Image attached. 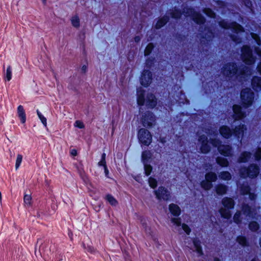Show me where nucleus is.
Segmentation results:
<instances>
[{"mask_svg":"<svg viewBox=\"0 0 261 261\" xmlns=\"http://www.w3.org/2000/svg\"><path fill=\"white\" fill-rule=\"evenodd\" d=\"M247 69V66L240 69L236 62L229 61L222 65L220 73L225 80L230 81L242 78Z\"/></svg>","mask_w":261,"mask_h":261,"instance_id":"nucleus-1","label":"nucleus"},{"mask_svg":"<svg viewBox=\"0 0 261 261\" xmlns=\"http://www.w3.org/2000/svg\"><path fill=\"white\" fill-rule=\"evenodd\" d=\"M158 103V99L154 94L147 92L146 94L145 90L140 89L137 91V103L140 107L145 105L147 109H154Z\"/></svg>","mask_w":261,"mask_h":261,"instance_id":"nucleus-2","label":"nucleus"},{"mask_svg":"<svg viewBox=\"0 0 261 261\" xmlns=\"http://www.w3.org/2000/svg\"><path fill=\"white\" fill-rule=\"evenodd\" d=\"M221 204L224 207H221L219 210L221 217L225 219H230L232 216L231 210H233L235 206L234 200L228 197H224L221 200Z\"/></svg>","mask_w":261,"mask_h":261,"instance_id":"nucleus-3","label":"nucleus"},{"mask_svg":"<svg viewBox=\"0 0 261 261\" xmlns=\"http://www.w3.org/2000/svg\"><path fill=\"white\" fill-rule=\"evenodd\" d=\"M259 172V166L255 163L250 164L248 166L242 167L239 170L240 176L244 179H254L258 176Z\"/></svg>","mask_w":261,"mask_h":261,"instance_id":"nucleus-4","label":"nucleus"},{"mask_svg":"<svg viewBox=\"0 0 261 261\" xmlns=\"http://www.w3.org/2000/svg\"><path fill=\"white\" fill-rule=\"evenodd\" d=\"M255 95L249 88L243 89L240 92V103L244 109L251 107L254 101Z\"/></svg>","mask_w":261,"mask_h":261,"instance_id":"nucleus-5","label":"nucleus"},{"mask_svg":"<svg viewBox=\"0 0 261 261\" xmlns=\"http://www.w3.org/2000/svg\"><path fill=\"white\" fill-rule=\"evenodd\" d=\"M241 57L242 61L247 65H252L256 61V57L253 54V50L249 45H243L241 48Z\"/></svg>","mask_w":261,"mask_h":261,"instance_id":"nucleus-6","label":"nucleus"},{"mask_svg":"<svg viewBox=\"0 0 261 261\" xmlns=\"http://www.w3.org/2000/svg\"><path fill=\"white\" fill-rule=\"evenodd\" d=\"M140 121L145 128L151 129L156 124V117L152 112L146 111L142 114Z\"/></svg>","mask_w":261,"mask_h":261,"instance_id":"nucleus-7","label":"nucleus"},{"mask_svg":"<svg viewBox=\"0 0 261 261\" xmlns=\"http://www.w3.org/2000/svg\"><path fill=\"white\" fill-rule=\"evenodd\" d=\"M219 27L225 30L230 29L235 34L243 33L245 31L244 27L235 21L229 22L225 19H221L218 22Z\"/></svg>","mask_w":261,"mask_h":261,"instance_id":"nucleus-8","label":"nucleus"},{"mask_svg":"<svg viewBox=\"0 0 261 261\" xmlns=\"http://www.w3.org/2000/svg\"><path fill=\"white\" fill-rule=\"evenodd\" d=\"M139 142L141 146H148L152 141V135L146 128H140L137 133Z\"/></svg>","mask_w":261,"mask_h":261,"instance_id":"nucleus-9","label":"nucleus"},{"mask_svg":"<svg viewBox=\"0 0 261 261\" xmlns=\"http://www.w3.org/2000/svg\"><path fill=\"white\" fill-rule=\"evenodd\" d=\"M204 177L205 179L200 182V185L203 190L208 191L213 188V182L217 180L218 176L215 172L209 171L205 173Z\"/></svg>","mask_w":261,"mask_h":261,"instance_id":"nucleus-10","label":"nucleus"},{"mask_svg":"<svg viewBox=\"0 0 261 261\" xmlns=\"http://www.w3.org/2000/svg\"><path fill=\"white\" fill-rule=\"evenodd\" d=\"M204 31L201 36L200 43L202 45L207 46L215 38V32L211 27L208 26H205Z\"/></svg>","mask_w":261,"mask_h":261,"instance_id":"nucleus-11","label":"nucleus"},{"mask_svg":"<svg viewBox=\"0 0 261 261\" xmlns=\"http://www.w3.org/2000/svg\"><path fill=\"white\" fill-rule=\"evenodd\" d=\"M186 14L190 15L192 20L200 26L204 24L206 22L205 18L200 12L195 11L191 7L187 8Z\"/></svg>","mask_w":261,"mask_h":261,"instance_id":"nucleus-12","label":"nucleus"},{"mask_svg":"<svg viewBox=\"0 0 261 261\" xmlns=\"http://www.w3.org/2000/svg\"><path fill=\"white\" fill-rule=\"evenodd\" d=\"M152 81V72L149 69H143L139 77L140 85L144 88H147L151 85Z\"/></svg>","mask_w":261,"mask_h":261,"instance_id":"nucleus-13","label":"nucleus"},{"mask_svg":"<svg viewBox=\"0 0 261 261\" xmlns=\"http://www.w3.org/2000/svg\"><path fill=\"white\" fill-rule=\"evenodd\" d=\"M156 198L159 200L168 201L171 198L170 192L165 187L161 186L153 191Z\"/></svg>","mask_w":261,"mask_h":261,"instance_id":"nucleus-14","label":"nucleus"},{"mask_svg":"<svg viewBox=\"0 0 261 261\" xmlns=\"http://www.w3.org/2000/svg\"><path fill=\"white\" fill-rule=\"evenodd\" d=\"M241 105L234 104L232 106V117L234 121H240L246 117V112Z\"/></svg>","mask_w":261,"mask_h":261,"instance_id":"nucleus-15","label":"nucleus"},{"mask_svg":"<svg viewBox=\"0 0 261 261\" xmlns=\"http://www.w3.org/2000/svg\"><path fill=\"white\" fill-rule=\"evenodd\" d=\"M247 130V126L245 124L240 123L232 128V135L237 140H241Z\"/></svg>","mask_w":261,"mask_h":261,"instance_id":"nucleus-16","label":"nucleus"},{"mask_svg":"<svg viewBox=\"0 0 261 261\" xmlns=\"http://www.w3.org/2000/svg\"><path fill=\"white\" fill-rule=\"evenodd\" d=\"M218 150L224 157H230L233 154L232 148L228 144H220L218 146Z\"/></svg>","mask_w":261,"mask_h":261,"instance_id":"nucleus-17","label":"nucleus"},{"mask_svg":"<svg viewBox=\"0 0 261 261\" xmlns=\"http://www.w3.org/2000/svg\"><path fill=\"white\" fill-rule=\"evenodd\" d=\"M242 211L244 215L249 218L253 219L256 215L255 210L247 203H243L241 207Z\"/></svg>","mask_w":261,"mask_h":261,"instance_id":"nucleus-18","label":"nucleus"},{"mask_svg":"<svg viewBox=\"0 0 261 261\" xmlns=\"http://www.w3.org/2000/svg\"><path fill=\"white\" fill-rule=\"evenodd\" d=\"M171 221L177 226H181L182 229L187 235H189L191 232V229L189 226L186 223H181L180 218H172Z\"/></svg>","mask_w":261,"mask_h":261,"instance_id":"nucleus-19","label":"nucleus"},{"mask_svg":"<svg viewBox=\"0 0 261 261\" xmlns=\"http://www.w3.org/2000/svg\"><path fill=\"white\" fill-rule=\"evenodd\" d=\"M173 97L176 103L179 105L189 103V100L187 99L185 93L182 90H180L179 92H176V94H174Z\"/></svg>","mask_w":261,"mask_h":261,"instance_id":"nucleus-20","label":"nucleus"},{"mask_svg":"<svg viewBox=\"0 0 261 261\" xmlns=\"http://www.w3.org/2000/svg\"><path fill=\"white\" fill-rule=\"evenodd\" d=\"M220 135L222 138L228 139L231 137L232 129L226 125H221L219 129Z\"/></svg>","mask_w":261,"mask_h":261,"instance_id":"nucleus-21","label":"nucleus"},{"mask_svg":"<svg viewBox=\"0 0 261 261\" xmlns=\"http://www.w3.org/2000/svg\"><path fill=\"white\" fill-rule=\"evenodd\" d=\"M251 86L252 89L256 92L261 91V77L254 75L251 80Z\"/></svg>","mask_w":261,"mask_h":261,"instance_id":"nucleus-22","label":"nucleus"},{"mask_svg":"<svg viewBox=\"0 0 261 261\" xmlns=\"http://www.w3.org/2000/svg\"><path fill=\"white\" fill-rule=\"evenodd\" d=\"M192 241L195 249V251L198 256H201L203 255L204 253L200 240L197 237H194L192 238Z\"/></svg>","mask_w":261,"mask_h":261,"instance_id":"nucleus-23","label":"nucleus"},{"mask_svg":"<svg viewBox=\"0 0 261 261\" xmlns=\"http://www.w3.org/2000/svg\"><path fill=\"white\" fill-rule=\"evenodd\" d=\"M168 208L171 215L174 217L173 218H179V216L181 215V210L177 204L171 203L169 205Z\"/></svg>","mask_w":261,"mask_h":261,"instance_id":"nucleus-24","label":"nucleus"},{"mask_svg":"<svg viewBox=\"0 0 261 261\" xmlns=\"http://www.w3.org/2000/svg\"><path fill=\"white\" fill-rule=\"evenodd\" d=\"M170 17L167 15H164L162 17H159L154 25V28L156 30H159L164 27L169 21Z\"/></svg>","mask_w":261,"mask_h":261,"instance_id":"nucleus-25","label":"nucleus"},{"mask_svg":"<svg viewBox=\"0 0 261 261\" xmlns=\"http://www.w3.org/2000/svg\"><path fill=\"white\" fill-rule=\"evenodd\" d=\"M152 153L149 150H145L141 153V161L143 164L150 163L152 161Z\"/></svg>","mask_w":261,"mask_h":261,"instance_id":"nucleus-26","label":"nucleus"},{"mask_svg":"<svg viewBox=\"0 0 261 261\" xmlns=\"http://www.w3.org/2000/svg\"><path fill=\"white\" fill-rule=\"evenodd\" d=\"M184 13V11L176 7H174L172 10H170L169 12L170 17L176 20L180 19Z\"/></svg>","mask_w":261,"mask_h":261,"instance_id":"nucleus-27","label":"nucleus"},{"mask_svg":"<svg viewBox=\"0 0 261 261\" xmlns=\"http://www.w3.org/2000/svg\"><path fill=\"white\" fill-rule=\"evenodd\" d=\"M252 153L249 151L242 152L238 159V162L240 163H246L251 158Z\"/></svg>","mask_w":261,"mask_h":261,"instance_id":"nucleus-28","label":"nucleus"},{"mask_svg":"<svg viewBox=\"0 0 261 261\" xmlns=\"http://www.w3.org/2000/svg\"><path fill=\"white\" fill-rule=\"evenodd\" d=\"M215 191L218 195H223L226 194L228 187L223 184H219L215 187Z\"/></svg>","mask_w":261,"mask_h":261,"instance_id":"nucleus-29","label":"nucleus"},{"mask_svg":"<svg viewBox=\"0 0 261 261\" xmlns=\"http://www.w3.org/2000/svg\"><path fill=\"white\" fill-rule=\"evenodd\" d=\"M17 115L21 123H24L26 122L25 112L22 105H19L17 107Z\"/></svg>","mask_w":261,"mask_h":261,"instance_id":"nucleus-30","label":"nucleus"},{"mask_svg":"<svg viewBox=\"0 0 261 261\" xmlns=\"http://www.w3.org/2000/svg\"><path fill=\"white\" fill-rule=\"evenodd\" d=\"M237 243L243 247L249 246V242L248 239L244 236L239 235L236 238Z\"/></svg>","mask_w":261,"mask_h":261,"instance_id":"nucleus-31","label":"nucleus"},{"mask_svg":"<svg viewBox=\"0 0 261 261\" xmlns=\"http://www.w3.org/2000/svg\"><path fill=\"white\" fill-rule=\"evenodd\" d=\"M155 61L156 60L154 57L151 56L147 57L145 61L146 69H149V70L152 69V67L154 66Z\"/></svg>","mask_w":261,"mask_h":261,"instance_id":"nucleus-32","label":"nucleus"},{"mask_svg":"<svg viewBox=\"0 0 261 261\" xmlns=\"http://www.w3.org/2000/svg\"><path fill=\"white\" fill-rule=\"evenodd\" d=\"M216 161L217 164L221 167H227L229 164V161L226 158L221 156H218L216 159Z\"/></svg>","mask_w":261,"mask_h":261,"instance_id":"nucleus-33","label":"nucleus"},{"mask_svg":"<svg viewBox=\"0 0 261 261\" xmlns=\"http://www.w3.org/2000/svg\"><path fill=\"white\" fill-rule=\"evenodd\" d=\"M105 199L113 206H115L118 204L117 199L111 194H107L105 197Z\"/></svg>","mask_w":261,"mask_h":261,"instance_id":"nucleus-34","label":"nucleus"},{"mask_svg":"<svg viewBox=\"0 0 261 261\" xmlns=\"http://www.w3.org/2000/svg\"><path fill=\"white\" fill-rule=\"evenodd\" d=\"M200 144L201 145L200 147V150L202 153L207 154L210 152L211 149V147L208 143V141L207 142L200 143Z\"/></svg>","mask_w":261,"mask_h":261,"instance_id":"nucleus-35","label":"nucleus"},{"mask_svg":"<svg viewBox=\"0 0 261 261\" xmlns=\"http://www.w3.org/2000/svg\"><path fill=\"white\" fill-rule=\"evenodd\" d=\"M155 47V45L152 42H150L147 44L146 45L144 51V55L145 57H148L149 56L152 51L153 50L154 48Z\"/></svg>","mask_w":261,"mask_h":261,"instance_id":"nucleus-36","label":"nucleus"},{"mask_svg":"<svg viewBox=\"0 0 261 261\" xmlns=\"http://www.w3.org/2000/svg\"><path fill=\"white\" fill-rule=\"evenodd\" d=\"M248 228L252 232H256L259 229V224L256 221H251L248 224Z\"/></svg>","mask_w":261,"mask_h":261,"instance_id":"nucleus-37","label":"nucleus"},{"mask_svg":"<svg viewBox=\"0 0 261 261\" xmlns=\"http://www.w3.org/2000/svg\"><path fill=\"white\" fill-rule=\"evenodd\" d=\"M82 246L83 248L85 249V252H87L90 253L91 254H95L98 251L96 249H95L93 246L90 245H86L84 243H82Z\"/></svg>","mask_w":261,"mask_h":261,"instance_id":"nucleus-38","label":"nucleus"},{"mask_svg":"<svg viewBox=\"0 0 261 261\" xmlns=\"http://www.w3.org/2000/svg\"><path fill=\"white\" fill-rule=\"evenodd\" d=\"M219 177L220 179L224 180H229L231 179V173L227 171H223L220 173Z\"/></svg>","mask_w":261,"mask_h":261,"instance_id":"nucleus-39","label":"nucleus"},{"mask_svg":"<svg viewBox=\"0 0 261 261\" xmlns=\"http://www.w3.org/2000/svg\"><path fill=\"white\" fill-rule=\"evenodd\" d=\"M236 34H230L229 37L231 41L236 44H240L242 42V39L239 36Z\"/></svg>","mask_w":261,"mask_h":261,"instance_id":"nucleus-40","label":"nucleus"},{"mask_svg":"<svg viewBox=\"0 0 261 261\" xmlns=\"http://www.w3.org/2000/svg\"><path fill=\"white\" fill-rule=\"evenodd\" d=\"M251 191L250 187L248 185H243L240 187V192L243 195H247Z\"/></svg>","mask_w":261,"mask_h":261,"instance_id":"nucleus-41","label":"nucleus"},{"mask_svg":"<svg viewBox=\"0 0 261 261\" xmlns=\"http://www.w3.org/2000/svg\"><path fill=\"white\" fill-rule=\"evenodd\" d=\"M143 166L145 175L147 176L150 175L153 169L152 166L150 165V163H145L143 164Z\"/></svg>","mask_w":261,"mask_h":261,"instance_id":"nucleus-42","label":"nucleus"},{"mask_svg":"<svg viewBox=\"0 0 261 261\" xmlns=\"http://www.w3.org/2000/svg\"><path fill=\"white\" fill-rule=\"evenodd\" d=\"M148 184L149 187L153 189H155L158 186V181L155 178L150 176L148 178Z\"/></svg>","mask_w":261,"mask_h":261,"instance_id":"nucleus-43","label":"nucleus"},{"mask_svg":"<svg viewBox=\"0 0 261 261\" xmlns=\"http://www.w3.org/2000/svg\"><path fill=\"white\" fill-rule=\"evenodd\" d=\"M71 22L73 27L77 28L80 25V20L77 15L73 16L71 19Z\"/></svg>","mask_w":261,"mask_h":261,"instance_id":"nucleus-44","label":"nucleus"},{"mask_svg":"<svg viewBox=\"0 0 261 261\" xmlns=\"http://www.w3.org/2000/svg\"><path fill=\"white\" fill-rule=\"evenodd\" d=\"M254 160L257 162L261 161V147H257L254 153Z\"/></svg>","mask_w":261,"mask_h":261,"instance_id":"nucleus-45","label":"nucleus"},{"mask_svg":"<svg viewBox=\"0 0 261 261\" xmlns=\"http://www.w3.org/2000/svg\"><path fill=\"white\" fill-rule=\"evenodd\" d=\"M204 12L205 15L210 18H215L216 17V15L215 12L210 8L205 9Z\"/></svg>","mask_w":261,"mask_h":261,"instance_id":"nucleus-46","label":"nucleus"},{"mask_svg":"<svg viewBox=\"0 0 261 261\" xmlns=\"http://www.w3.org/2000/svg\"><path fill=\"white\" fill-rule=\"evenodd\" d=\"M241 214L240 212H237L233 217V221L235 223L237 224H240L242 222V218L241 217Z\"/></svg>","mask_w":261,"mask_h":261,"instance_id":"nucleus-47","label":"nucleus"},{"mask_svg":"<svg viewBox=\"0 0 261 261\" xmlns=\"http://www.w3.org/2000/svg\"><path fill=\"white\" fill-rule=\"evenodd\" d=\"M252 38L254 40L256 44L258 46L261 45V38L258 34L252 33L251 34Z\"/></svg>","mask_w":261,"mask_h":261,"instance_id":"nucleus-48","label":"nucleus"},{"mask_svg":"<svg viewBox=\"0 0 261 261\" xmlns=\"http://www.w3.org/2000/svg\"><path fill=\"white\" fill-rule=\"evenodd\" d=\"M5 78L7 81H10L12 79V68L10 65H8L7 68L6 74Z\"/></svg>","mask_w":261,"mask_h":261,"instance_id":"nucleus-49","label":"nucleus"},{"mask_svg":"<svg viewBox=\"0 0 261 261\" xmlns=\"http://www.w3.org/2000/svg\"><path fill=\"white\" fill-rule=\"evenodd\" d=\"M22 155L20 154H17L16 160V163H15L16 170H17L19 168V167L21 165V163L22 162Z\"/></svg>","mask_w":261,"mask_h":261,"instance_id":"nucleus-50","label":"nucleus"},{"mask_svg":"<svg viewBox=\"0 0 261 261\" xmlns=\"http://www.w3.org/2000/svg\"><path fill=\"white\" fill-rule=\"evenodd\" d=\"M32 197L31 195L24 194L23 201L25 204L30 205L31 204Z\"/></svg>","mask_w":261,"mask_h":261,"instance_id":"nucleus-51","label":"nucleus"},{"mask_svg":"<svg viewBox=\"0 0 261 261\" xmlns=\"http://www.w3.org/2000/svg\"><path fill=\"white\" fill-rule=\"evenodd\" d=\"M198 141L200 143L207 142L208 141L207 137L204 135H201L198 137Z\"/></svg>","mask_w":261,"mask_h":261,"instance_id":"nucleus-52","label":"nucleus"},{"mask_svg":"<svg viewBox=\"0 0 261 261\" xmlns=\"http://www.w3.org/2000/svg\"><path fill=\"white\" fill-rule=\"evenodd\" d=\"M211 143L215 147L221 144V142L220 140L216 138L211 139Z\"/></svg>","mask_w":261,"mask_h":261,"instance_id":"nucleus-53","label":"nucleus"},{"mask_svg":"<svg viewBox=\"0 0 261 261\" xmlns=\"http://www.w3.org/2000/svg\"><path fill=\"white\" fill-rule=\"evenodd\" d=\"M242 2L247 8L249 9L252 8V3L251 0H242Z\"/></svg>","mask_w":261,"mask_h":261,"instance_id":"nucleus-54","label":"nucleus"},{"mask_svg":"<svg viewBox=\"0 0 261 261\" xmlns=\"http://www.w3.org/2000/svg\"><path fill=\"white\" fill-rule=\"evenodd\" d=\"M74 125L79 128L82 129L85 128V125L84 123L80 120H76L75 122Z\"/></svg>","mask_w":261,"mask_h":261,"instance_id":"nucleus-55","label":"nucleus"},{"mask_svg":"<svg viewBox=\"0 0 261 261\" xmlns=\"http://www.w3.org/2000/svg\"><path fill=\"white\" fill-rule=\"evenodd\" d=\"M186 38V36L181 34H177L176 35V39L179 42L183 41Z\"/></svg>","mask_w":261,"mask_h":261,"instance_id":"nucleus-56","label":"nucleus"},{"mask_svg":"<svg viewBox=\"0 0 261 261\" xmlns=\"http://www.w3.org/2000/svg\"><path fill=\"white\" fill-rule=\"evenodd\" d=\"M254 51L257 56L261 58V48L258 46H255Z\"/></svg>","mask_w":261,"mask_h":261,"instance_id":"nucleus-57","label":"nucleus"},{"mask_svg":"<svg viewBox=\"0 0 261 261\" xmlns=\"http://www.w3.org/2000/svg\"><path fill=\"white\" fill-rule=\"evenodd\" d=\"M98 166H102L103 167L107 166L106 160L101 159L100 161L98 163Z\"/></svg>","mask_w":261,"mask_h":261,"instance_id":"nucleus-58","label":"nucleus"},{"mask_svg":"<svg viewBox=\"0 0 261 261\" xmlns=\"http://www.w3.org/2000/svg\"><path fill=\"white\" fill-rule=\"evenodd\" d=\"M249 196V198L251 200H254L256 198V195L254 193L249 192V194H248Z\"/></svg>","mask_w":261,"mask_h":261,"instance_id":"nucleus-59","label":"nucleus"},{"mask_svg":"<svg viewBox=\"0 0 261 261\" xmlns=\"http://www.w3.org/2000/svg\"><path fill=\"white\" fill-rule=\"evenodd\" d=\"M40 120H41V122L42 123V124L45 126H46L47 125V120H46V118L44 116H42V117H41V118H39Z\"/></svg>","mask_w":261,"mask_h":261,"instance_id":"nucleus-60","label":"nucleus"},{"mask_svg":"<svg viewBox=\"0 0 261 261\" xmlns=\"http://www.w3.org/2000/svg\"><path fill=\"white\" fill-rule=\"evenodd\" d=\"M256 70L257 72L261 75V61H259L256 66Z\"/></svg>","mask_w":261,"mask_h":261,"instance_id":"nucleus-61","label":"nucleus"},{"mask_svg":"<svg viewBox=\"0 0 261 261\" xmlns=\"http://www.w3.org/2000/svg\"><path fill=\"white\" fill-rule=\"evenodd\" d=\"M134 41L137 43H138L140 42L141 40V37L140 36H136L134 38Z\"/></svg>","mask_w":261,"mask_h":261,"instance_id":"nucleus-62","label":"nucleus"},{"mask_svg":"<svg viewBox=\"0 0 261 261\" xmlns=\"http://www.w3.org/2000/svg\"><path fill=\"white\" fill-rule=\"evenodd\" d=\"M81 70L83 73H86L87 71V66L86 65H83L81 68Z\"/></svg>","mask_w":261,"mask_h":261,"instance_id":"nucleus-63","label":"nucleus"},{"mask_svg":"<svg viewBox=\"0 0 261 261\" xmlns=\"http://www.w3.org/2000/svg\"><path fill=\"white\" fill-rule=\"evenodd\" d=\"M103 168H104V172H105L106 176L107 177H109L108 175L109 174V171L107 166L103 167Z\"/></svg>","mask_w":261,"mask_h":261,"instance_id":"nucleus-64","label":"nucleus"}]
</instances>
